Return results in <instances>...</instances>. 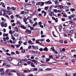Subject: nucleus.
<instances>
[{
	"mask_svg": "<svg viewBox=\"0 0 76 76\" xmlns=\"http://www.w3.org/2000/svg\"><path fill=\"white\" fill-rule=\"evenodd\" d=\"M4 69L3 68L0 69V72H1V75L3 76L4 74Z\"/></svg>",
	"mask_w": 76,
	"mask_h": 76,
	"instance_id": "1",
	"label": "nucleus"
},
{
	"mask_svg": "<svg viewBox=\"0 0 76 76\" xmlns=\"http://www.w3.org/2000/svg\"><path fill=\"white\" fill-rule=\"evenodd\" d=\"M25 33L27 34H31V30L26 29L25 31Z\"/></svg>",
	"mask_w": 76,
	"mask_h": 76,
	"instance_id": "2",
	"label": "nucleus"
},
{
	"mask_svg": "<svg viewBox=\"0 0 76 76\" xmlns=\"http://www.w3.org/2000/svg\"><path fill=\"white\" fill-rule=\"evenodd\" d=\"M1 42H2V43H4V44H7V42L9 43V41L6 40H1Z\"/></svg>",
	"mask_w": 76,
	"mask_h": 76,
	"instance_id": "3",
	"label": "nucleus"
},
{
	"mask_svg": "<svg viewBox=\"0 0 76 76\" xmlns=\"http://www.w3.org/2000/svg\"><path fill=\"white\" fill-rule=\"evenodd\" d=\"M24 6L25 8H28V7H31V5L29 4H25L24 5Z\"/></svg>",
	"mask_w": 76,
	"mask_h": 76,
	"instance_id": "4",
	"label": "nucleus"
},
{
	"mask_svg": "<svg viewBox=\"0 0 76 76\" xmlns=\"http://www.w3.org/2000/svg\"><path fill=\"white\" fill-rule=\"evenodd\" d=\"M16 24L18 26V27H20V26H21V24H20V22L19 21H17Z\"/></svg>",
	"mask_w": 76,
	"mask_h": 76,
	"instance_id": "5",
	"label": "nucleus"
},
{
	"mask_svg": "<svg viewBox=\"0 0 76 76\" xmlns=\"http://www.w3.org/2000/svg\"><path fill=\"white\" fill-rule=\"evenodd\" d=\"M42 14H43V13H44V16L45 17V16H46V15H47V12H45L44 11H42Z\"/></svg>",
	"mask_w": 76,
	"mask_h": 76,
	"instance_id": "6",
	"label": "nucleus"
},
{
	"mask_svg": "<svg viewBox=\"0 0 76 76\" xmlns=\"http://www.w3.org/2000/svg\"><path fill=\"white\" fill-rule=\"evenodd\" d=\"M23 61V60H22L20 61V62H19L18 63V66H20V65H21L22 64V63Z\"/></svg>",
	"mask_w": 76,
	"mask_h": 76,
	"instance_id": "7",
	"label": "nucleus"
},
{
	"mask_svg": "<svg viewBox=\"0 0 76 76\" xmlns=\"http://www.w3.org/2000/svg\"><path fill=\"white\" fill-rule=\"evenodd\" d=\"M24 13L25 14H28V13H29V11H28V10L25 9L24 10Z\"/></svg>",
	"mask_w": 76,
	"mask_h": 76,
	"instance_id": "8",
	"label": "nucleus"
},
{
	"mask_svg": "<svg viewBox=\"0 0 76 76\" xmlns=\"http://www.w3.org/2000/svg\"><path fill=\"white\" fill-rule=\"evenodd\" d=\"M54 48L53 46L51 47V48H50V50H51V51H52H52H53V52H54V51H56V50H55V49H54Z\"/></svg>",
	"mask_w": 76,
	"mask_h": 76,
	"instance_id": "9",
	"label": "nucleus"
},
{
	"mask_svg": "<svg viewBox=\"0 0 76 76\" xmlns=\"http://www.w3.org/2000/svg\"><path fill=\"white\" fill-rule=\"evenodd\" d=\"M10 69H7L6 72H5V75H7V73H8V72H9L10 70Z\"/></svg>",
	"mask_w": 76,
	"mask_h": 76,
	"instance_id": "10",
	"label": "nucleus"
},
{
	"mask_svg": "<svg viewBox=\"0 0 76 76\" xmlns=\"http://www.w3.org/2000/svg\"><path fill=\"white\" fill-rule=\"evenodd\" d=\"M9 37L7 36L6 37H4L3 38L4 40H6V41H7L9 39Z\"/></svg>",
	"mask_w": 76,
	"mask_h": 76,
	"instance_id": "11",
	"label": "nucleus"
},
{
	"mask_svg": "<svg viewBox=\"0 0 76 76\" xmlns=\"http://www.w3.org/2000/svg\"><path fill=\"white\" fill-rule=\"evenodd\" d=\"M59 29V31L60 32H61V29H62V26H58Z\"/></svg>",
	"mask_w": 76,
	"mask_h": 76,
	"instance_id": "12",
	"label": "nucleus"
},
{
	"mask_svg": "<svg viewBox=\"0 0 76 76\" xmlns=\"http://www.w3.org/2000/svg\"><path fill=\"white\" fill-rule=\"evenodd\" d=\"M31 67H35V66L34 64V63L32 62H31Z\"/></svg>",
	"mask_w": 76,
	"mask_h": 76,
	"instance_id": "13",
	"label": "nucleus"
},
{
	"mask_svg": "<svg viewBox=\"0 0 76 76\" xmlns=\"http://www.w3.org/2000/svg\"><path fill=\"white\" fill-rule=\"evenodd\" d=\"M1 26L2 27H4V22H2L0 23Z\"/></svg>",
	"mask_w": 76,
	"mask_h": 76,
	"instance_id": "14",
	"label": "nucleus"
},
{
	"mask_svg": "<svg viewBox=\"0 0 76 76\" xmlns=\"http://www.w3.org/2000/svg\"><path fill=\"white\" fill-rule=\"evenodd\" d=\"M45 3H47V4H52L51 2L50 1H48L47 2H45Z\"/></svg>",
	"mask_w": 76,
	"mask_h": 76,
	"instance_id": "15",
	"label": "nucleus"
},
{
	"mask_svg": "<svg viewBox=\"0 0 76 76\" xmlns=\"http://www.w3.org/2000/svg\"><path fill=\"white\" fill-rule=\"evenodd\" d=\"M17 17V18H20V19H22V17L19 16V15H15Z\"/></svg>",
	"mask_w": 76,
	"mask_h": 76,
	"instance_id": "16",
	"label": "nucleus"
},
{
	"mask_svg": "<svg viewBox=\"0 0 76 76\" xmlns=\"http://www.w3.org/2000/svg\"><path fill=\"white\" fill-rule=\"evenodd\" d=\"M1 19L2 20L4 21V22H6V19H4L3 18L1 17Z\"/></svg>",
	"mask_w": 76,
	"mask_h": 76,
	"instance_id": "17",
	"label": "nucleus"
},
{
	"mask_svg": "<svg viewBox=\"0 0 76 76\" xmlns=\"http://www.w3.org/2000/svg\"><path fill=\"white\" fill-rule=\"evenodd\" d=\"M7 59L9 61H11L12 60V58H11L10 57H8Z\"/></svg>",
	"mask_w": 76,
	"mask_h": 76,
	"instance_id": "18",
	"label": "nucleus"
},
{
	"mask_svg": "<svg viewBox=\"0 0 76 76\" xmlns=\"http://www.w3.org/2000/svg\"><path fill=\"white\" fill-rule=\"evenodd\" d=\"M31 53H34V54H37L38 52L34 51V50H31Z\"/></svg>",
	"mask_w": 76,
	"mask_h": 76,
	"instance_id": "19",
	"label": "nucleus"
},
{
	"mask_svg": "<svg viewBox=\"0 0 76 76\" xmlns=\"http://www.w3.org/2000/svg\"><path fill=\"white\" fill-rule=\"evenodd\" d=\"M7 13H8V15H11V12L9 10H7Z\"/></svg>",
	"mask_w": 76,
	"mask_h": 76,
	"instance_id": "20",
	"label": "nucleus"
},
{
	"mask_svg": "<svg viewBox=\"0 0 76 76\" xmlns=\"http://www.w3.org/2000/svg\"><path fill=\"white\" fill-rule=\"evenodd\" d=\"M3 15L4 16H6V17L7 18H8V19H9V16H8V15H6V13H5V12H4Z\"/></svg>",
	"mask_w": 76,
	"mask_h": 76,
	"instance_id": "21",
	"label": "nucleus"
},
{
	"mask_svg": "<svg viewBox=\"0 0 76 76\" xmlns=\"http://www.w3.org/2000/svg\"><path fill=\"white\" fill-rule=\"evenodd\" d=\"M3 36L4 37H7L8 36V34H6L4 33L3 34Z\"/></svg>",
	"mask_w": 76,
	"mask_h": 76,
	"instance_id": "22",
	"label": "nucleus"
},
{
	"mask_svg": "<svg viewBox=\"0 0 76 76\" xmlns=\"http://www.w3.org/2000/svg\"><path fill=\"white\" fill-rule=\"evenodd\" d=\"M49 14L50 16H53V12H50L49 13Z\"/></svg>",
	"mask_w": 76,
	"mask_h": 76,
	"instance_id": "23",
	"label": "nucleus"
},
{
	"mask_svg": "<svg viewBox=\"0 0 76 76\" xmlns=\"http://www.w3.org/2000/svg\"><path fill=\"white\" fill-rule=\"evenodd\" d=\"M9 34H11V36L12 37H13V36H12V30H10L9 31Z\"/></svg>",
	"mask_w": 76,
	"mask_h": 76,
	"instance_id": "24",
	"label": "nucleus"
},
{
	"mask_svg": "<svg viewBox=\"0 0 76 76\" xmlns=\"http://www.w3.org/2000/svg\"><path fill=\"white\" fill-rule=\"evenodd\" d=\"M15 46L16 47V48H18L19 47H20V45L19 44V45H16Z\"/></svg>",
	"mask_w": 76,
	"mask_h": 76,
	"instance_id": "25",
	"label": "nucleus"
},
{
	"mask_svg": "<svg viewBox=\"0 0 76 76\" xmlns=\"http://www.w3.org/2000/svg\"><path fill=\"white\" fill-rule=\"evenodd\" d=\"M21 53L22 54H23L25 53V50L24 49H23L21 50Z\"/></svg>",
	"mask_w": 76,
	"mask_h": 76,
	"instance_id": "26",
	"label": "nucleus"
},
{
	"mask_svg": "<svg viewBox=\"0 0 76 76\" xmlns=\"http://www.w3.org/2000/svg\"><path fill=\"white\" fill-rule=\"evenodd\" d=\"M11 9L12 10H16V8L13 7H11Z\"/></svg>",
	"mask_w": 76,
	"mask_h": 76,
	"instance_id": "27",
	"label": "nucleus"
},
{
	"mask_svg": "<svg viewBox=\"0 0 76 76\" xmlns=\"http://www.w3.org/2000/svg\"><path fill=\"white\" fill-rule=\"evenodd\" d=\"M6 67H7V68H8L9 67H10V65L9 64H7L6 65Z\"/></svg>",
	"mask_w": 76,
	"mask_h": 76,
	"instance_id": "28",
	"label": "nucleus"
},
{
	"mask_svg": "<svg viewBox=\"0 0 76 76\" xmlns=\"http://www.w3.org/2000/svg\"><path fill=\"white\" fill-rule=\"evenodd\" d=\"M10 72L16 73V71H15V70H14L13 69L11 70L10 71Z\"/></svg>",
	"mask_w": 76,
	"mask_h": 76,
	"instance_id": "29",
	"label": "nucleus"
},
{
	"mask_svg": "<svg viewBox=\"0 0 76 76\" xmlns=\"http://www.w3.org/2000/svg\"><path fill=\"white\" fill-rule=\"evenodd\" d=\"M43 50L44 51H48V48H45L44 49H43Z\"/></svg>",
	"mask_w": 76,
	"mask_h": 76,
	"instance_id": "30",
	"label": "nucleus"
},
{
	"mask_svg": "<svg viewBox=\"0 0 76 76\" xmlns=\"http://www.w3.org/2000/svg\"><path fill=\"white\" fill-rule=\"evenodd\" d=\"M28 20V18H26V17H24L23 21H26Z\"/></svg>",
	"mask_w": 76,
	"mask_h": 76,
	"instance_id": "31",
	"label": "nucleus"
},
{
	"mask_svg": "<svg viewBox=\"0 0 76 76\" xmlns=\"http://www.w3.org/2000/svg\"><path fill=\"white\" fill-rule=\"evenodd\" d=\"M54 20H55V22H56V23H57L58 22V18H55V19Z\"/></svg>",
	"mask_w": 76,
	"mask_h": 76,
	"instance_id": "32",
	"label": "nucleus"
},
{
	"mask_svg": "<svg viewBox=\"0 0 76 76\" xmlns=\"http://www.w3.org/2000/svg\"><path fill=\"white\" fill-rule=\"evenodd\" d=\"M15 31L16 32L18 31V28H17V27H15Z\"/></svg>",
	"mask_w": 76,
	"mask_h": 76,
	"instance_id": "33",
	"label": "nucleus"
},
{
	"mask_svg": "<svg viewBox=\"0 0 76 76\" xmlns=\"http://www.w3.org/2000/svg\"><path fill=\"white\" fill-rule=\"evenodd\" d=\"M59 7H60V8H61V9H62L64 7V6L63 5H58V6Z\"/></svg>",
	"mask_w": 76,
	"mask_h": 76,
	"instance_id": "34",
	"label": "nucleus"
},
{
	"mask_svg": "<svg viewBox=\"0 0 76 76\" xmlns=\"http://www.w3.org/2000/svg\"><path fill=\"white\" fill-rule=\"evenodd\" d=\"M28 43L29 44H34V43H32V42L31 41V40H29Z\"/></svg>",
	"mask_w": 76,
	"mask_h": 76,
	"instance_id": "35",
	"label": "nucleus"
},
{
	"mask_svg": "<svg viewBox=\"0 0 76 76\" xmlns=\"http://www.w3.org/2000/svg\"><path fill=\"white\" fill-rule=\"evenodd\" d=\"M21 28H23V29H26V27H25L23 26H22L21 27Z\"/></svg>",
	"mask_w": 76,
	"mask_h": 76,
	"instance_id": "36",
	"label": "nucleus"
},
{
	"mask_svg": "<svg viewBox=\"0 0 76 76\" xmlns=\"http://www.w3.org/2000/svg\"><path fill=\"white\" fill-rule=\"evenodd\" d=\"M33 71H37V70H38V69L37 68H35L33 69Z\"/></svg>",
	"mask_w": 76,
	"mask_h": 76,
	"instance_id": "37",
	"label": "nucleus"
},
{
	"mask_svg": "<svg viewBox=\"0 0 76 76\" xmlns=\"http://www.w3.org/2000/svg\"><path fill=\"white\" fill-rule=\"evenodd\" d=\"M70 10H71V11H73V12H75V9L74 8H71L70 9Z\"/></svg>",
	"mask_w": 76,
	"mask_h": 76,
	"instance_id": "38",
	"label": "nucleus"
},
{
	"mask_svg": "<svg viewBox=\"0 0 76 76\" xmlns=\"http://www.w3.org/2000/svg\"><path fill=\"white\" fill-rule=\"evenodd\" d=\"M32 19V17H27V19L28 20H31Z\"/></svg>",
	"mask_w": 76,
	"mask_h": 76,
	"instance_id": "39",
	"label": "nucleus"
},
{
	"mask_svg": "<svg viewBox=\"0 0 76 76\" xmlns=\"http://www.w3.org/2000/svg\"><path fill=\"white\" fill-rule=\"evenodd\" d=\"M4 27H5V28L7 27V24L6 23H5L4 24Z\"/></svg>",
	"mask_w": 76,
	"mask_h": 76,
	"instance_id": "40",
	"label": "nucleus"
},
{
	"mask_svg": "<svg viewBox=\"0 0 76 76\" xmlns=\"http://www.w3.org/2000/svg\"><path fill=\"white\" fill-rule=\"evenodd\" d=\"M41 2H38L36 3V5H40V4H41Z\"/></svg>",
	"mask_w": 76,
	"mask_h": 76,
	"instance_id": "41",
	"label": "nucleus"
},
{
	"mask_svg": "<svg viewBox=\"0 0 76 76\" xmlns=\"http://www.w3.org/2000/svg\"><path fill=\"white\" fill-rule=\"evenodd\" d=\"M7 9L8 10H11V7H7Z\"/></svg>",
	"mask_w": 76,
	"mask_h": 76,
	"instance_id": "42",
	"label": "nucleus"
},
{
	"mask_svg": "<svg viewBox=\"0 0 76 76\" xmlns=\"http://www.w3.org/2000/svg\"><path fill=\"white\" fill-rule=\"evenodd\" d=\"M45 70H51V68H47L46 69H45Z\"/></svg>",
	"mask_w": 76,
	"mask_h": 76,
	"instance_id": "43",
	"label": "nucleus"
},
{
	"mask_svg": "<svg viewBox=\"0 0 76 76\" xmlns=\"http://www.w3.org/2000/svg\"><path fill=\"white\" fill-rule=\"evenodd\" d=\"M61 20H62V21H65V20H66V19H65V18H62L61 19Z\"/></svg>",
	"mask_w": 76,
	"mask_h": 76,
	"instance_id": "44",
	"label": "nucleus"
},
{
	"mask_svg": "<svg viewBox=\"0 0 76 76\" xmlns=\"http://www.w3.org/2000/svg\"><path fill=\"white\" fill-rule=\"evenodd\" d=\"M53 11H54V12H55V13H57V12H58V11L56 9L53 10Z\"/></svg>",
	"mask_w": 76,
	"mask_h": 76,
	"instance_id": "45",
	"label": "nucleus"
},
{
	"mask_svg": "<svg viewBox=\"0 0 76 76\" xmlns=\"http://www.w3.org/2000/svg\"><path fill=\"white\" fill-rule=\"evenodd\" d=\"M30 23H34V22H33V21H32V20H30L29 21Z\"/></svg>",
	"mask_w": 76,
	"mask_h": 76,
	"instance_id": "46",
	"label": "nucleus"
},
{
	"mask_svg": "<svg viewBox=\"0 0 76 76\" xmlns=\"http://www.w3.org/2000/svg\"><path fill=\"white\" fill-rule=\"evenodd\" d=\"M27 76H36L35 75H33V74H30L28 75Z\"/></svg>",
	"mask_w": 76,
	"mask_h": 76,
	"instance_id": "47",
	"label": "nucleus"
},
{
	"mask_svg": "<svg viewBox=\"0 0 76 76\" xmlns=\"http://www.w3.org/2000/svg\"><path fill=\"white\" fill-rule=\"evenodd\" d=\"M27 63L29 65V64H30L31 63V61H28V62H27Z\"/></svg>",
	"mask_w": 76,
	"mask_h": 76,
	"instance_id": "48",
	"label": "nucleus"
},
{
	"mask_svg": "<svg viewBox=\"0 0 76 76\" xmlns=\"http://www.w3.org/2000/svg\"><path fill=\"white\" fill-rule=\"evenodd\" d=\"M48 7H46L45 8V9L46 10H48Z\"/></svg>",
	"mask_w": 76,
	"mask_h": 76,
	"instance_id": "49",
	"label": "nucleus"
},
{
	"mask_svg": "<svg viewBox=\"0 0 76 76\" xmlns=\"http://www.w3.org/2000/svg\"><path fill=\"white\" fill-rule=\"evenodd\" d=\"M0 4L3 6V5H4V3L1 2L0 3Z\"/></svg>",
	"mask_w": 76,
	"mask_h": 76,
	"instance_id": "50",
	"label": "nucleus"
},
{
	"mask_svg": "<svg viewBox=\"0 0 76 76\" xmlns=\"http://www.w3.org/2000/svg\"><path fill=\"white\" fill-rule=\"evenodd\" d=\"M14 36L15 37H18V36H19V35H18V34H14Z\"/></svg>",
	"mask_w": 76,
	"mask_h": 76,
	"instance_id": "51",
	"label": "nucleus"
},
{
	"mask_svg": "<svg viewBox=\"0 0 76 76\" xmlns=\"http://www.w3.org/2000/svg\"><path fill=\"white\" fill-rule=\"evenodd\" d=\"M44 39H41L39 40L40 41H41V42H42V41H44Z\"/></svg>",
	"mask_w": 76,
	"mask_h": 76,
	"instance_id": "52",
	"label": "nucleus"
},
{
	"mask_svg": "<svg viewBox=\"0 0 76 76\" xmlns=\"http://www.w3.org/2000/svg\"><path fill=\"white\" fill-rule=\"evenodd\" d=\"M58 3V1H55V3L56 4H57Z\"/></svg>",
	"mask_w": 76,
	"mask_h": 76,
	"instance_id": "53",
	"label": "nucleus"
},
{
	"mask_svg": "<svg viewBox=\"0 0 76 76\" xmlns=\"http://www.w3.org/2000/svg\"><path fill=\"white\" fill-rule=\"evenodd\" d=\"M24 13H25V11H22L21 12V13L22 15H23V14H24Z\"/></svg>",
	"mask_w": 76,
	"mask_h": 76,
	"instance_id": "54",
	"label": "nucleus"
},
{
	"mask_svg": "<svg viewBox=\"0 0 76 76\" xmlns=\"http://www.w3.org/2000/svg\"><path fill=\"white\" fill-rule=\"evenodd\" d=\"M71 26L72 28H74L75 27V25L73 24H71Z\"/></svg>",
	"mask_w": 76,
	"mask_h": 76,
	"instance_id": "55",
	"label": "nucleus"
},
{
	"mask_svg": "<svg viewBox=\"0 0 76 76\" xmlns=\"http://www.w3.org/2000/svg\"><path fill=\"white\" fill-rule=\"evenodd\" d=\"M63 16L64 17H65V18H67V15H66L65 14H64Z\"/></svg>",
	"mask_w": 76,
	"mask_h": 76,
	"instance_id": "56",
	"label": "nucleus"
},
{
	"mask_svg": "<svg viewBox=\"0 0 76 76\" xmlns=\"http://www.w3.org/2000/svg\"><path fill=\"white\" fill-rule=\"evenodd\" d=\"M50 41V40L49 39L46 40V42H49Z\"/></svg>",
	"mask_w": 76,
	"mask_h": 76,
	"instance_id": "57",
	"label": "nucleus"
},
{
	"mask_svg": "<svg viewBox=\"0 0 76 76\" xmlns=\"http://www.w3.org/2000/svg\"><path fill=\"white\" fill-rule=\"evenodd\" d=\"M59 42H61V43H63V40H59Z\"/></svg>",
	"mask_w": 76,
	"mask_h": 76,
	"instance_id": "58",
	"label": "nucleus"
},
{
	"mask_svg": "<svg viewBox=\"0 0 76 76\" xmlns=\"http://www.w3.org/2000/svg\"><path fill=\"white\" fill-rule=\"evenodd\" d=\"M30 29L32 30H34V27H30Z\"/></svg>",
	"mask_w": 76,
	"mask_h": 76,
	"instance_id": "59",
	"label": "nucleus"
},
{
	"mask_svg": "<svg viewBox=\"0 0 76 76\" xmlns=\"http://www.w3.org/2000/svg\"><path fill=\"white\" fill-rule=\"evenodd\" d=\"M24 45H27V42H25L23 43Z\"/></svg>",
	"mask_w": 76,
	"mask_h": 76,
	"instance_id": "60",
	"label": "nucleus"
},
{
	"mask_svg": "<svg viewBox=\"0 0 76 76\" xmlns=\"http://www.w3.org/2000/svg\"><path fill=\"white\" fill-rule=\"evenodd\" d=\"M35 49H36V50H38V46H35Z\"/></svg>",
	"mask_w": 76,
	"mask_h": 76,
	"instance_id": "61",
	"label": "nucleus"
},
{
	"mask_svg": "<svg viewBox=\"0 0 76 76\" xmlns=\"http://www.w3.org/2000/svg\"><path fill=\"white\" fill-rule=\"evenodd\" d=\"M38 24L39 25H41L42 24V23H41V22H39Z\"/></svg>",
	"mask_w": 76,
	"mask_h": 76,
	"instance_id": "62",
	"label": "nucleus"
},
{
	"mask_svg": "<svg viewBox=\"0 0 76 76\" xmlns=\"http://www.w3.org/2000/svg\"><path fill=\"white\" fill-rule=\"evenodd\" d=\"M39 51H42L43 50V49H42V48H40L39 50Z\"/></svg>",
	"mask_w": 76,
	"mask_h": 76,
	"instance_id": "63",
	"label": "nucleus"
},
{
	"mask_svg": "<svg viewBox=\"0 0 76 76\" xmlns=\"http://www.w3.org/2000/svg\"><path fill=\"white\" fill-rule=\"evenodd\" d=\"M68 18H69V19H72V17L71 16H69L68 17Z\"/></svg>",
	"mask_w": 76,
	"mask_h": 76,
	"instance_id": "64",
	"label": "nucleus"
}]
</instances>
